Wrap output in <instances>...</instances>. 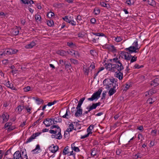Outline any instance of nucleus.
Listing matches in <instances>:
<instances>
[{"mask_svg":"<svg viewBox=\"0 0 159 159\" xmlns=\"http://www.w3.org/2000/svg\"><path fill=\"white\" fill-rule=\"evenodd\" d=\"M75 144L74 143H72L71 145V148L72 149L74 150L76 152H79L80 151V150L78 147H76L74 146Z\"/></svg>","mask_w":159,"mask_h":159,"instance_id":"27","label":"nucleus"},{"mask_svg":"<svg viewBox=\"0 0 159 159\" xmlns=\"http://www.w3.org/2000/svg\"><path fill=\"white\" fill-rule=\"evenodd\" d=\"M102 91L101 89H99L98 91L93 93L91 98H89L88 100L93 101L95 99H98L100 96L101 94Z\"/></svg>","mask_w":159,"mask_h":159,"instance_id":"4","label":"nucleus"},{"mask_svg":"<svg viewBox=\"0 0 159 159\" xmlns=\"http://www.w3.org/2000/svg\"><path fill=\"white\" fill-rule=\"evenodd\" d=\"M50 128L51 129H56L53 130L50 129L49 131L51 134H54L52 135V138L60 139L62 138V136L61 133V129L58 125H53L51 126Z\"/></svg>","mask_w":159,"mask_h":159,"instance_id":"1","label":"nucleus"},{"mask_svg":"<svg viewBox=\"0 0 159 159\" xmlns=\"http://www.w3.org/2000/svg\"><path fill=\"white\" fill-rule=\"evenodd\" d=\"M117 73H116V77L120 80L123 79V74L121 72V71L117 72Z\"/></svg>","mask_w":159,"mask_h":159,"instance_id":"19","label":"nucleus"},{"mask_svg":"<svg viewBox=\"0 0 159 159\" xmlns=\"http://www.w3.org/2000/svg\"><path fill=\"white\" fill-rule=\"evenodd\" d=\"M35 18L36 20H40L41 17L38 14H36L35 15Z\"/></svg>","mask_w":159,"mask_h":159,"instance_id":"41","label":"nucleus"},{"mask_svg":"<svg viewBox=\"0 0 159 159\" xmlns=\"http://www.w3.org/2000/svg\"><path fill=\"white\" fill-rule=\"evenodd\" d=\"M159 84V79L157 78L154 79L151 81L150 85L151 86H153L154 87H156Z\"/></svg>","mask_w":159,"mask_h":159,"instance_id":"12","label":"nucleus"},{"mask_svg":"<svg viewBox=\"0 0 159 159\" xmlns=\"http://www.w3.org/2000/svg\"><path fill=\"white\" fill-rule=\"evenodd\" d=\"M23 108L24 107L23 106L19 105L16 107V110H17V111L19 112V113H20Z\"/></svg>","mask_w":159,"mask_h":159,"instance_id":"34","label":"nucleus"},{"mask_svg":"<svg viewBox=\"0 0 159 159\" xmlns=\"http://www.w3.org/2000/svg\"><path fill=\"white\" fill-rule=\"evenodd\" d=\"M116 92L115 89L113 88H111L109 91L108 93L110 96H112Z\"/></svg>","mask_w":159,"mask_h":159,"instance_id":"26","label":"nucleus"},{"mask_svg":"<svg viewBox=\"0 0 159 159\" xmlns=\"http://www.w3.org/2000/svg\"><path fill=\"white\" fill-rule=\"evenodd\" d=\"M128 55L130 57V63H128L129 64H131L136 61L137 59V57L136 56H133L131 55V54H129Z\"/></svg>","mask_w":159,"mask_h":159,"instance_id":"17","label":"nucleus"},{"mask_svg":"<svg viewBox=\"0 0 159 159\" xmlns=\"http://www.w3.org/2000/svg\"><path fill=\"white\" fill-rule=\"evenodd\" d=\"M67 45L68 46L71 47L73 45H74L73 43L72 42H68L67 43Z\"/></svg>","mask_w":159,"mask_h":159,"instance_id":"63","label":"nucleus"},{"mask_svg":"<svg viewBox=\"0 0 159 159\" xmlns=\"http://www.w3.org/2000/svg\"><path fill=\"white\" fill-rule=\"evenodd\" d=\"M142 155H140V153H137L135 155V159H137L139 158H141L142 157Z\"/></svg>","mask_w":159,"mask_h":159,"instance_id":"45","label":"nucleus"},{"mask_svg":"<svg viewBox=\"0 0 159 159\" xmlns=\"http://www.w3.org/2000/svg\"><path fill=\"white\" fill-rule=\"evenodd\" d=\"M64 65L65 66L66 69L69 68V69H70L72 68L70 63L67 61H65V63Z\"/></svg>","mask_w":159,"mask_h":159,"instance_id":"25","label":"nucleus"},{"mask_svg":"<svg viewBox=\"0 0 159 159\" xmlns=\"http://www.w3.org/2000/svg\"><path fill=\"white\" fill-rule=\"evenodd\" d=\"M5 85L8 88H9L12 90H16V89L13 86V84L11 83H10L9 81L6 82V81H3Z\"/></svg>","mask_w":159,"mask_h":159,"instance_id":"10","label":"nucleus"},{"mask_svg":"<svg viewBox=\"0 0 159 159\" xmlns=\"http://www.w3.org/2000/svg\"><path fill=\"white\" fill-rule=\"evenodd\" d=\"M58 53L61 56H64L67 54V51L64 50H61L58 51Z\"/></svg>","mask_w":159,"mask_h":159,"instance_id":"22","label":"nucleus"},{"mask_svg":"<svg viewBox=\"0 0 159 159\" xmlns=\"http://www.w3.org/2000/svg\"><path fill=\"white\" fill-rule=\"evenodd\" d=\"M110 60L111 61H112L113 62L115 63L113 64V67L112 69L113 72L117 73V72L121 71L124 69V67L122 63L119 60L117 57L111 59Z\"/></svg>","mask_w":159,"mask_h":159,"instance_id":"3","label":"nucleus"},{"mask_svg":"<svg viewBox=\"0 0 159 159\" xmlns=\"http://www.w3.org/2000/svg\"><path fill=\"white\" fill-rule=\"evenodd\" d=\"M74 125L73 124V122H72L71 123V124L69 125V128L71 129L72 130L75 129H75H74Z\"/></svg>","mask_w":159,"mask_h":159,"instance_id":"55","label":"nucleus"},{"mask_svg":"<svg viewBox=\"0 0 159 159\" xmlns=\"http://www.w3.org/2000/svg\"><path fill=\"white\" fill-rule=\"evenodd\" d=\"M100 5L103 7H107V4L104 2H100Z\"/></svg>","mask_w":159,"mask_h":159,"instance_id":"53","label":"nucleus"},{"mask_svg":"<svg viewBox=\"0 0 159 159\" xmlns=\"http://www.w3.org/2000/svg\"><path fill=\"white\" fill-rule=\"evenodd\" d=\"M147 102L149 104H152L154 102V101L152 102V99L151 98H149L148 99Z\"/></svg>","mask_w":159,"mask_h":159,"instance_id":"58","label":"nucleus"},{"mask_svg":"<svg viewBox=\"0 0 159 159\" xmlns=\"http://www.w3.org/2000/svg\"><path fill=\"white\" fill-rule=\"evenodd\" d=\"M52 118H47L45 119L43 123L45 125L46 127H49L52 125Z\"/></svg>","mask_w":159,"mask_h":159,"instance_id":"9","label":"nucleus"},{"mask_svg":"<svg viewBox=\"0 0 159 159\" xmlns=\"http://www.w3.org/2000/svg\"><path fill=\"white\" fill-rule=\"evenodd\" d=\"M21 152L19 151H16L13 155L14 159H22V155L23 156L24 151H22Z\"/></svg>","mask_w":159,"mask_h":159,"instance_id":"7","label":"nucleus"},{"mask_svg":"<svg viewBox=\"0 0 159 159\" xmlns=\"http://www.w3.org/2000/svg\"><path fill=\"white\" fill-rule=\"evenodd\" d=\"M17 50L11 48H8L5 50V51L1 54L2 56H5V54L11 55L16 53Z\"/></svg>","mask_w":159,"mask_h":159,"instance_id":"5","label":"nucleus"},{"mask_svg":"<svg viewBox=\"0 0 159 159\" xmlns=\"http://www.w3.org/2000/svg\"><path fill=\"white\" fill-rule=\"evenodd\" d=\"M54 13L50 11L48 12L47 14L48 17L49 18H51L52 16H54Z\"/></svg>","mask_w":159,"mask_h":159,"instance_id":"38","label":"nucleus"},{"mask_svg":"<svg viewBox=\"0 0 159 159\" xmlns=\"http://www.w3.org/2000/svg\"><path fill=\"white\" fill-rule=\"evenodd\" d=\"M121 150L120 149H118L116 151V154L117 155H119L121 153Z\"/></svg>","mask_w":159,"mask_h":159,"instance_id":"64","label":"nucleus"},{"mask_svg":"<svg viewBox=\"0 0 159 159\" xmlns=\"http://www.w3.org/2000/svg\"><path fill=\"white\" fill-rule=\"evenodd\" d=\"M97 150L95 148H93L91 150V156H93V157H94L97 154Z\"/></svg>","mask_w":159,"mask_h":159,"instance_id":"29","label":"nucleus"},{"mask_svg":"<svg viewBox=\"0 0 159 159\" xmlns=\"http://www.w3.org/2000/svg\"><path fill=\"white\" fill-rule=\"evenodd\" d=\"M34 98L37 102V103L38 104H40L41 103H43V101L41 99L39 98H36L35 99Z\"/></svg>","mask_w":159,"mask_h":159,"instance_id":"32","label":"nucleus"},{"mask_svg":"<svg viewBox=\"0 0 159 159\" xmlns=\"http://www.w3.org/2000/svg\"><path fill=\"white\" fill-rule=\"evenodd\" d=\"M76 109L77 111L75 113V115L76 117H77L82 114L83 110L81 108H77V107Z\"/></svg>","mask_w":159,"mask_h":159,"instance_id":"14","label":"nucleus"},{"mask_svg":"<svg viewBox=\"0 0 159 159\" xmlns=\"http://www.w3.org/2000/svg\"><path fill=\"white\" fill-rule=\"evenodd\" d=\"M23 3L25 4H29V2H28V0H20Z\"/></svg>","mask_w":159,"mask_h":159,"instance_id":"60","label":"nucleus"},{"mask_svg":"<svg viewBox=\"0 0 159 159\" xmlns=\"http://www.w3.org/2000/svg\"><path fill=\"white\" fill-rule=\"evenodd\" d=\"M47 24L48 26H51L54 24V22L53 20H50L47 21Z\"/></svg>","mask_w":159,"mask_h":159,"instance_id":"36","label":"nucleus"},{"mask_svg":"<svg viewBox=\"0 0 159 159\" xmlns=\"http://www.w3.org/2000/svg\"><path fill=\"white\" fill-rule=\"evenodd\" d=\"M73 18L72 16H70L69 17V16H66L64 17H62V18L64 21L69 23H70V20H71V19H73Z\"/></svg>","mask_w":159,"mask_h":159,"instance_id":"16","label":"nucleus"},{"mask_svg":"<svg viewBox=\"0 0 159 159\" xmlns=\"http://www.w3.org/2000/svg\"><path fill=\"white\" fill-rule=\"evenodd\" d=\"M148 4L153 7H155L156 6V2L154 0H148Z\"/></svg>","mask_w":159,"mask_h":159,"instance_id":"24","label":"nucleus"},{"mask_svg":"<svg viewBox=\"0 0 159 159\" xmlns=\"http://www.w3.org/2000/svg\"><path fill=\"white\" fill-rule=\"evenodd\" d=\"M85 99V98L84 97L80 99L77 107V108H81V106Z\"/></svg>","mask_w":159,"mask_h":159,"instance_id":"23","label":"nucleus"},{"mask_svg":"<svg viewBox=\"0 0 159 159\" xmlns=\"http://www.w3.org/2000/svg\"><path fill=\"white\" fill-rule=\"evenodd\" d=\"M3 119V122H5L7 121L9 118V115L7 112H4L1 116Z\"/></svg>","mask_w":159,"mask_h":159,"instance_id":"11","label":"nucleus"},{"mask_svg":"<svg viewBox=\"0 0 159 159\" xmlns=\"http://www.w3.org/2000/svg\"><path fill=\"white\" fill-rule=\"evenodd\" d=\"M22 159H28V157L27 156V155L26 152H24V154H23V156H22Z\"/></svg>","mask_w":159,"mask_h":159,"instance_id":"52","label":"nucleus"},{"mask_svg":"<svg viewBox=\"0 0 159 159\" xmlns=\"http://www.w3.org/2000/svg\"><path fill=\"white\" fill-rule=\"evenodd\" d=\"M12 125V123L11 122H7L6 123L4 127L5 128H6L8 127H10Z\"/></svg>","mask_w":159,"mask_h":159,"instance_id":"47","label":"nucleus"},{"mask_svg":"<svg viewBox=\"0 0 159 159\" xmlns=\"http://www.w3.org/2000/svg\"><path fill=\"white\" fill-rule=\"evenodd\" d=\"M59 147L57 146H53L52 147L50 146L49 149L50 152L53 153H55L58 149Z\"/></svg>","mask_w":159,"mask_h":159,"instance_id":"15","label":"nucleus"},{"mask_svg":"<svg viewBox=\"0 0 159 159\" xmlns=\"http://www.w3.org/2000/svg\"><path fill=\"white\" fill-rule=\"evenodd\" d=\"M94 127V125H90L87 129V132L88 133L89 132L91 133V134L92 133V132L91 130L93 129Z\"/></svg>","mask_w":159,"mask_h":159,"instance_id":"31","label":"nucleus"},{"mask_svg":"<svg viewBox=\"0 0 159 159\" xmlns=\"http://www.w3.org/2000/svg\"><path fill=\"white\" fill-rule=\"evenodd\" d=\"M69 152H70L69 150V147L66 146L64 149L63 152V154L64 155H66L68 154Z\"/></svg>","mask_w":159,"mask_h":159,"instance_id":"30","label":"nucleus"},{"mask_svg":"<svg viewBox=\"0 0 159 159\" xmlns=\"http://www.w3.org/2000/svg\"><path fill=\"white\" fill-rule=\"evenodd\" d=\"M135 48H139L138 47V44L137 41H135L133 43V46Z\"/></svg>","mask_w":159,"mask_h":159,"instance_id":"44","label":"nucleus"},{"mask_svg":"<svg viewBox=\"0 0 159 159\" xmlns=\"http://www.w3.org/2000/svg\"><path fill=\"white\" fill-rule=\"evenodd\" d=\"M68 111H69V109H67L66 110V113L65 114L62 116V117L64 118H67V119H68V118L66 117L67 116H68Z\"/></svg>","mask_w":159,"mask_h":159,"instance_id":"56","label":"nucleus"},{"mask_svg":"<svg viewBox=\"0 0 159 159\" xmlns=\"http://www.w3.org/2000/svg\"><path fill=\"white\" fill-rule=\"evenodd\" d=\"M36 43L34 41H32L30 44L27 45L25 46L26 48H33L34 46H35Z\"/></svg>","mask_w":159,"mask_h":159,"instance_id":"21","label":"nucleus"},{"mask_svg":"<svg viewBox=\"0 0 159 159\" xmlns=\"http://www.w3.org/2000/svg\"><path fill=\"white\" fill-rule=\"evenodd\" d=\"M70 61L75 64H77L78 63V61L75 59L70 58Z\"/></svg>","mask_w":159,"mask_h":159,"instance_id":"40","label":"nucleus"},{"mask_svg":"<svg viewBox=\"0 0 159 159\" xmlns=\"http://www.w3.org/2000/svg\"><path fill=\"white\" fill-rule=\"evenodd\" d=\"M114 64L111 63H106L105 65V68L108 70V69L109 71L113 72L112 69L113 67V64Z\"/></svg>","mask_w":159,"mask_h":159,"instance_id":"13","label":"nucleus"},{"mask_svg":"<svg viewBox=\"0 0 159 159\" xmlns=\"http://www.w3.org/2000/svg\"><path fill=\"white\" fill-rule=\"evenodd\" d=\"M114 85L112 84V86L113 87V88H114L115 89L116 87H117V89L118 88V83H117V82L116 81H115V83H114Z\"/></svg>","mask_w":159,"mask_h":159,"instance_id":"54","label":"nucleus"},{"mask_svg":"<svg viewBox=\"0 0 159 159\" xmlns=\"http://www.w3.org/2000/svg\"><path fill=\"white\" fill-rule=\"evenodd\" d=\"M15 128V127L14 126H10L7 129V131L9 132L11 131L12 130Z\"/></svg>","mask_w":159,"mask_h":159,"instance_id":"50","label":"nucleus"},{"mask_svg":"<svg viewBox=\"0 0 159 159\" xmlns=\"http://www.w3.org/2000/svg\"><path fill=\"white\" fill-rule=\"evenodd\" d=\"M110 79H106L103 81V84L104 85L108 86L111 85V84L110 83Z\"/></svg>","mask_w":159,"mask_h":159,"instance_id":"20","label":"nucleus"},{"mask_svg":"<svg viewBox=\"0 0 159 159\" xmlns=\"http://www.w3.org/2000/svg\"><path fill=\"white\" fill-rule=\"evenodd\" d=\"M20 21L21 23L23 25H24L25 23V19L21 18L20 19Z\"/></svg>","mask_w":159,"mask_h":159,"instance_id":"62","label":"nucleus"},{"mask_svg":"<svg viewBox=\"0 0 159 159\" xmlns=\"http://www.w3.org/2000/svg\"><path fill=\"white\" fill-rule=\"evenodd\" d=\"M90 134H91V133L89 132V133H88L86 134H85L84 135L81 136L80 137V139H82L87 138L89 136Z\"/></svg>","mask_w":159,"mask_h":159,"instance_id":"42","label":"nucleus"},{"mask_svg":"<svg viewBox=\"0 0 159 159\" xmlns=\"http://www.w3.org/2000/svg\"><path fill=\"white\" fill-rule=\"evenodd\" d=\"M70 24L72 25H76V23L74 21L73 19H71L70 20Z\"/></svg>","mask_w":159,"mask_h":159,"instance_id":"57","label":"nucleus"},{"mask_svg":"<svg viewBox=\"0 0 159 159\" xmlns=\"http://www.w3.org/2000/svg\"><path fill=\"white\" fill-rule=\"evenodd\" d=\"M19 31V30L16 26V28L11 30V33L14 35H16L18 34Z\"/></svg>","mask_w":159,"mask_h":159,"instance_id":"18","label":"nucleus"},{"mask_svg":"<svg viewBox=\"0 0 159 159\" xmlns=\"http://www.w3.org/2000/svg\"><path fill=\"white\" fill-rule=\"evenodd\" d=\"M96 107H97L95 104V103H93L92 106H90V107H87L86 108L87 109H89V111H91L93 109H95Z\"/></svg>","mask_w":159,"mask_h":159,"instance_id":"28","label":"nucleus"},{"mask_svg":"<svg viewBox=\"0 0 159 159\" xmlns=\"http://www.w3.org/2000/svg\"><path fill=\"white\" fill-rule=\"evenodd\" d=\"M140 47L139 48H135L134 47L131 46L130 47L125 48V50L127 52L123 51L120 53V54L122 56H124L125 59L127 61H129L130 60V57L128 55L129 54H131L133 52H137L139 49Z\"/></svg>","mask_w":159,"mask_h":159,"instance_id":"2","label":"nucleus"},{"mask_svg":"<svg viewBox=\"0 0 159 159\" xmlns=\"http://www.w3.org/2000/svg\"><path fill=\"white\" fill-rule=\"evenodd\" d=\"M31 87L29 86H28L24 88V90L25 92H27L30 90Z\"/></svg>","mask_w":159,"mask_h":159,"instance_id":"46","label":"nucleus"},{"mask_svg":"<svg viewBox=\"0 0 159 159\" xmlns=\"http://www.w3.org/2000/svg\"><path fill=\"white\" fill-rule=\"evenodd\" d=\"M65 61H64L63 60L60 59L59 60V64L61 65V66H63L64 65L65 63Z\"/></svg>","mask_w":159,"mask_h":159,"instance_id":"49","label":"nucleus"},{"mask_svg":"<svg viewBox=\"0 0 159 159\" xmlns=\"http://www.w3.org/2000/svg\"><path fill=\"white\" fill-rule=\"evenodd\" d=\"M40 146L39 144H37L35 149L32 150L31 152H34V153H36L38 152V151H36L37 150H40Z\"/></svg>","mask_w":159,"mask_h":159,"instance_id":"33","label":"nucleus"},{"mask_svg":"<svg viewBox=\"0 0 159 159\" xmlns=\"http://www.w3.org/2000/svg\"><path fill=\"white\" fill-rule=\"evenodd\" d=\"M68 54L71 56H74L76 57H79L80 54L78 51H75L73 50H69L67 51V54Z\"/></svg>","mask_w":159,"mask_h":159,"instance_id":"8","label":"nucleus"},{"mask_svg":"<svg viewBox=\"0 0 159 159\" xmlns=\"http://www.w3.org/2000/svg\"><path fill=\"white\" fill-rule=\"evenodd\" d=\"M96 21V20L95 18H93L91 19L90 20V21L91 23L92 24H94L95 23Z\"/></svg>","mask_w":159,"mask_h":159,"instance_id":"59","label":"nucleus"},{"mask_svg":"<svg viewBox=\"0 0 159 159\" xmlns=\"http://www.w3.org/2000/svg\"><path fill=\"white\" fill-rule=\"evenodd\" d=\"M57 118L55 117L54 118H52V125L55 124L56 123L58 122L57 121Z\"/></svg>","mask_w":159,"mask_h":159,"instance_id":"39","label":"nucleus"},{"mask_svg":"<svg viewBox=\"0 0 159 159\" xmlns=\"http://www.w3.org/2000/svg\"><path fill=\"white\" fill-rule=\"evenodd\" d=\"M41 134V132H37L34 134H33L25 142V143H27L32 141L35 138L39 136Z\"/></svg>","mask_w":159,"mask_h":159,"instance_id":"6","label":"nucleus"},{"mask_svg":"<svg viewBox=\"0 0 159 159\" xmlns=\"http://www.w3.org/2000/svg\"><path fill=\"white\" fill-rule=\"evenodd\" d=\"M109 48L111 49L112 51H116V50L115 47L113 45L110 46Z\"/></svg>","mask_w":159,"mask_h":159,"instance_id":"51","label":"nucleus"},{"mask_svg":"<svg viewBox=\"0 0 159 159\" xmlns=\"http://www.w3.org/2000/svg\"><path fill=\"white\" fill-rule=\"evenodd\" d=\"M155 142L154 141H151L150 143V147H152L155 145Z\"/></svg>","mask_w":159,"mask_h":159,"instance_id":"61","label":"nucleus"},{"mask_svg":"<svg viewBox=\"0 0 159 159\" xmlns=\"http://www.w3.org/2000/svg\"><path fill=\"white\" fill-rule=\"evenodd\" d=\"M100 10L98 8H96L94 9L93 12L95 15H97L99 14L100 13Z\"/></svg>","mask_w":159,"mask_h":159,"instance_id":"35","label":"nucleus"},{"mask_svg":"<svg viewBox=\"0 0 159 159\" xmlns=\"http://www.w3.org/2000/svg\"><path fill=\"white\" fill-rule=\"evenodd\" d=\"M125 85L126 86L124 89V90H126L129 88L131 86V83L130 82H128Z\"/></svg>","mask_w":159,"mask_h":159,"instance_id":"37","label":"nucleus"},{"mask_svg":"<svg viewBox=\"0 0 159 159\" xmlns=\"http://www.w3.org/2000/svg\"><path fill=\"white\" fill-rule=\"evenodd\" d=\"M122 39V37H117L115 39V40L116 42H120Z\"/></svg>","mask_w":159,"mask_h":159,"instance_id":"43","label":"nucleus"},{"mask_svg":"<svg viewBox=\"0 0 159 159\" xmlns=\"http://www.w3.org/2000/svg\"><path fill=\"white\" fill-rule=\"evenodd\" d=\"M57 102V101L54 100L53 102H49L48 103V104L47 105H48V106H51L53 105H54L55 103Z\"/></svg>","mask_w":159,"mask_h":159,"instance_id":"48","label":"nucleus"}]
</instances>
